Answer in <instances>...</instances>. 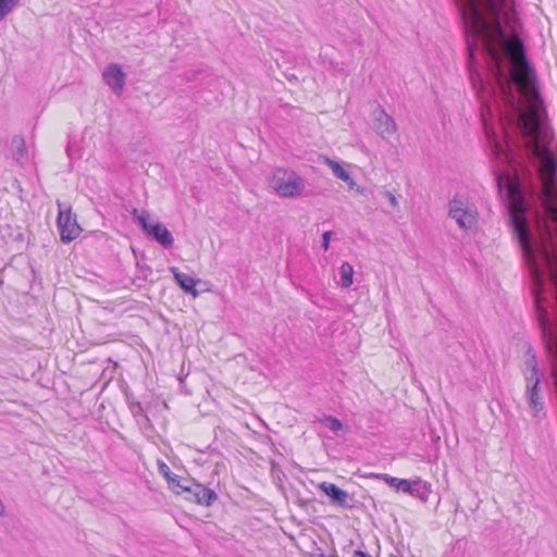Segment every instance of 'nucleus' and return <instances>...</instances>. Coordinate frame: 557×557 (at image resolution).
<instances>
[{
	"label": "nucleus",
	"mask_w": 557,
	"mask_h": 557,
	"mask_svg": "<svg viewBox=\"0 0 557 557\" xmlns=\"http://www.w3.org/2000/svg\"><path fill=\"white\" fill-rule=\"evenodd\" d=\"M270 186L281 197L296 198L302 194L305 181L295 171L278 168L272 173Z\"/></svg>",
	"instance_id": "nucleus-1"
},
{
	"label": "nucleus",
	"mask_w": 557,
	"mask_h": 557,
	"mask_svg": "<svg viewBox=\"0 0 557 557\" xmlns=\"http://www.w3.org/2000/svg\"><path fill=\"white\" fill-rule=\"evenodd\" d=\"M508 222L517 238L523 253L534 259V243L529 230V222L524 214L517 213L513 209H508Z\"/></svg>",
	"instance_id": "nucleus-2"
},
{
	"label": "nucleus",
	"mask_w": 557,
	"mask_h": 557,
	"mask_svg": "<svg viewBox=\"0 0 557 557\" xmlns=\"http://www.w3.org/2000/svg\"><path fill=\"white\" fill-rule=\"evenodd\" d=\"M529 366L532 368V373L530 376L527 377L528 386H527V397L530 409L534 412V416L537 417V414L543 411L544 405L541 401L540 394H539V385L541 382L540 375H539V369L535 360V356H532V358L528 362Z\"/></svg>",
	"instance_id": "nucleus-3"
},
{
	"label": "nucleus",
	"mask_w": 557,
	"mask_h": 557,
	"mask_svg": "<svg viewBox=\"0 0 557 557\" xmlns=\"http://www.w3.org/2000/svg\"><path fill=\"white\" fill-rule=\"evenodd\" d=\"M57 225L60 232L61 242L69 244L79 236L82 227L77 223L76 215L72 213L71 209H60Z\"/></svg>",
	"instance_id": "nucleus-4"
},
{
	"label": "nucleus",
	"mask_w": 557,
	"mask_h": 557,
	"mask_svg": "<svg viewBox=\"0 0 557 557\" xmlns=\"http://www.w3.org/2000/svg\"><path fill=\"white\" fill-rule=\"evenodd\" d=\"M449 216L463 230H470L476 222L472 212L465 208L463 202L457 198L449 201Z\"/></svg>",
	"instance_id": "nucleus-5"
},
{
	"label": "nucleus",
	"mask_w": 557,
	"mask_h": 557,
	"mask_svg": "<svg viewBox=\"0 0 557 557\" xmlns=\"http://www.w3.org/2000/svg\"><path fill=\"white\" fill-rule=\"evenodd\" d=\"M373 128L382 137L396 132L394 119L380 106L373 111Z\"/></svg>",
	"instance_id": "nucleus-6"
},
{
	"label": "nucleus",
	"mask_w": 557,
	"mask_h": 557,
	"mask_svg": "<svg viewBox=\"0 0 557 557\" xmlns=\"http://www.w3.org/2000/svg\"><path fill=\"white\" fill-rule=\"evenodd\" d=\"M103 81L114 92H121L125 85V74L121 66L116 63H111L102 73Z\"/></svg>",
	"instance_id": "nucleus-7"
},
{
	"label": "nucleus",
	"mask_w": 557,
	"mask_h": 557,
	"mask_svg": "<svg viewBox=\"0 0 557 557\" xmlns=\"http://www.w3.org/2000/svg\"><path fill=\"white\" fill-rule=\"evenodd\" d=\"M319 487L331 498L332 504L343 508H351V505L347 503L348 493L339 488L336 484L322 482Z\"/></svg>",
	"instance_id": "nucleus-8"
},
{
	"label": "nucleus",
	"mask_w": 557,
	"mask_h": 557,
	"mask_svg": "<svg viewBox=\"0 0 557 557\" xmlns=\"http://www.w3.org/2000/svg\"><path fill=\"white\" fill-rule=\"evenodd\" d=\"M146 234L164 248H170L174 243L171 232L160 222L153 223Z\"/></svg>",
	"instance_id": "nucleus-9"
},
{
	"label": "nucleus",
	"mask_w": 557,
	"mask_h": 557,
	"mask_svg": "<svg viewBox=\"0 0 557 557\" xmlns=\"http://www.w3.org/2000/svg\"><path fill=\"white\" fill-rule=\"evenodd\" d=\"M175 281L180 285V287L187 294H191L193 296H197L198 292L195 289V286L200 282V280H195L186 273L181 272L177 268L173 267L170 269Z\"/></svg>",
	"instance_id": "nucleus-10"
},
{
	"label": "nucleus",
	"mask_w": 557,
	"mask_h": 557,
	"mask_svg": "<svg viewBox=\"0 0 557 557\" xmlns=\"http://www.w3.org/2000/svg\"><path fill=\"white\" fill-rule=\"evenodd\" d=\"M406 493L420 499L422 503H426L431 494V485L420 479L410 481L409 490Z\"/></svg>",
	"instance_id": "nucleus-11"
},
{
	"label": "nucleus",
	"mask_w": 557,
	"mask_h": 557,
	"mask_svg": "<svg viewBox=\"0 0 557 557\" xmlns=\"http://www.w3.org/2000/svg\"><path fill=\"white\" fill-rule=\"evenodd\" d=\"M195 488H196V492L194 493L193 502L198 505L209 507L218 498V495L213 490H211L202 484H200L199 486H196Z\"/></svg>",
	"instance_id": "nucleus-12"
},
{
	"label": "nucleus",
	"mask_w": 557,
	"mask_h": 557,
	"mask_svg": "<svg viewBox=\"0 0 557 557\" xmlns=\"http://www.w3.org/2000/svg\"><path fill=\"white\" fill-rule=\"evenodd\" d=\"M371 476L383 480L388 486L395 488L397 492L406 493V491L409 490L410 480L395 478V476H392L386 473H381V474L372 473Z\"/></svg>",
	"instance_id": "nucleus-13"
},
{
	"label": "nucleus",
	"mask_w": 557,
	"mask_h": 557,
	"mask_svg": "<svg viewBox=\"0 0 557 557\" xmlns=\"http://www.w3.org/2000/svg\"><path fill=\"white\" fill-rule=\"evenodd\" d=\"M200 483H197L190 479H185L184 481H177L175 483L176 490L174 493L176 494H184L185 499L193 502L194 499V493L196 492V486H199Z\"/></svg>",
	"instance_id": "nucleus-14"
},
{
	"label": "nucleus",
	"mask_w": 557,
	"mask_h": 557,
	"mask_svg": "<svg viewBox=\"0 0 557 557\" xmlns=\"http://www.w3.org/2000/svg\"><path fill=\"white\" fill-rule=\"evenodd\" d=\"M158 470L159 473L165 478L169 488L172 490L173 492L176 490L175 483H177V481H184L186 479L172 473L169 466L162 460H158Z\"/></svg>",
	"instance_id": "nucleus-15"
},
{
	"label": "nucleus",
	"mask_w": 557,
	"mask_h": 557,
	"mask_svg": "<svg viewBox=\"0 0 557 557\" xmlns=\"http://www.w3.org/2000/svg\"><path fill=\"white\" fill-rule=\"evenodd\" d=\"M11 149L13 157L17 162H22L25 159L27 149L23 137L14 136L11 141Z\"/></svg>",
	"instance_id": "nucleus-16"
},
{
	"label": "nucleus",
	"mask_w": 557,
	"mask_h": 557,
	"mask_svg": "<svg viewBox=\"0 0 557 557\" xmlns=\"http://www.w3.org/2000/svg\"><path fill=\"white\" fill-rule=\"evenodd\" d=\"M131 213H132L134 220L143 228V231L145 233H147L149 227L153 224V223L149 222V218H150L149 212L146 210H138V209L134 208Z\"/></svg>",
	"instance_id": "nucleus-17"
},
{
	"label": "nucleus",
	"mask_w": 557,
	"mask_h": 557,
	"mask_svg": "<svg viewBox=\"0 0 557 557\" xmlns=\"http://www.w3.org/2000/svg\"><path fill=\"white\" fill-rule=\"evenodd\" d=\"M341 284L343 287H349L352 284L354 268L350 263L344 262L339 269Z\"/></svg>",
	"instance_id": "nucleus-18"
},
{
	"label": "nucleus",
	"mask_w": 557,
	"mask_h": 557,
	"mask_svg": "<svg viewBox=\"0 0 557 557\" xmlns=\"http://www.w3.org/2000/svg\"><path fill=\"white\" fill-rule=\"evenodd\" d=\"M327 162L332 169V172L334 176L337 178L344 181V182H351V176L349 172H347L338 162L327 159Z\"/></svg>",
	"instance_id": "nucleus-19"
},
{
	"label": "nucleus",
	"mask_w": 557,
	"mask_h": 557,
	"mask_svg": "<svg viewBox=\"0 0 557 557\" xmlns=\"http://www.w3.org/2000/svg\"><path fill=\"white\" fill-rule=\"evenodd\" d=\"M20 0H0V21H2Z\"/></svg>",
	"instance_id": "nucleus-20"
},
{
	"label": "nucleus",
	"mask_w": 557,
	"mask_h": 557,
	"mask_svg": "<svg viewBox=\"0 0 557 557\" xmlns=\"http://www.w3.org/2000/svg\"><path fill=\"white\" fill-rule=\"evenodd\" d=\"M323 422L326 424V426L333 431V432H337L339 430L343 429V423L341 420H338L337 418L333 417V416H325L323 418Z\"/></svg>",
	"instance_id": "nucleus-21"
},
{
	"label": "nucleus",
	"mask_w": 557,
	"mask_h": 557,
	"mask_svg": "<svg viewBox=\"0 0 557 557\" xmlns=\"http://www.w3.org/2000/svg\"><path fill=\"white\" fill-rule=\"evenodd\" d=\"M332 232L331 231H327V232H324L323 235H322V243H321V246L322 248L326 251L330 247V240H331V237H332Z\"/></svg>",
	"instance_id": "nucleus-22"
},
{
	"label": "nucleus",
	"mask_w": 557,
	"mask_h": 557,
	"mask_svg": "<svg viewBox=\"0 0 557 557\" xmlns=\"http://www.w3.org/2000/svg\"><path fill=\"white\" fill-rule=\"evenodd\" d=\"M384 196L388 199V201L393 208H398V206H399L398 200L392 191L385 190Z\"/></svg>",
	"instance_id": "nucleus-23"
},
{
	"label": "nucleus",
	"mask_w": 557,
	"mask_h": 557,
	"mask_svg": "<svg viewBox=\"0 0 557 557\" xmlns=\"http://www.w3.org/2000/svg\"><path fill=\"white\" fill-rule=\"evenodd\" d=\"M352 557H372V556L362 550H355Z\"/></svg>",
	"instance_id": "nucleus-24"
},
{
	"label": "nucleus",
	"mask_w": 557,
	"mask_h": 557,
	"mask_svg": "<svg viewBox=\"0 0 557 557\" xmlns=\"http://www.w3.org/2000/svg\"><path fill=\"white\" fill-rule=\"evenodd\" d=\"M495 180H496V183H497L498 191L502 193V190H503V182H502L503 178H502V175H497Z\"/></svg>",
	"instance_id": "nucleus-25"
},
{
	"label": "nucleus",
	"mask_w": 557,
	"mask_h": 557,
	"mask_svg": "<svg viewBox=\"0 0 557 557\" xmlns=\"http://www.w3.org/2000/svg\"><path fill=\"white\" fill-rule=\"evenodd\" d=\"M4 513V506L2 504V502L0 500V517L3 516Z\"/></svg>",
	"instance_id": "nucleus-26"
},
{
	"label": "nucleus",
	"mask_w": 557,
	"mask_h": 557,
	"mask_svg": "<svg viewBox=\"0 0 557 557\" xmlns=\"http://www.w3.org/2000/svg\"><path fill=\"white\" fill-rule=\"evenodd\" d=\"M547 242L549 243V245H550V246H553V245H554L553 239H552V236H550V234H549V233H548V235H547Z\"/></svg>",
	"instance_id": "nucleus-27"
},
{
	"label": "nucleus",
	"mask_w": 557,
	"mask_h": 557,
	"mask_svg": "<svg viewBox=\"0 0 557 557\" xmlns=\"http://www.w3.org/2000/svg\"><path fill=\"white\" fill-rule=\"evenodd\" d=\"M321 557H338L336 554H332V555H324V554H321L320 555Z\"/></svg>",
	"instance_id": "nucleus-28"
},
{
	"label": "nucleus",
	"mask_w": 557,
	"mask_h": 557,
	"mask_svg": "<svg viewBox=\"0 0 557 557\" xmlns=\"http://www.w3.org/2000/svg\"><path fill=\"white\" fill-rule=\"evenodd\" d=\"M536 280L539 281L540 287L542 288L543 282H542L541 276H540V275H537V278H536Z\"/></svg>",
	"instance_id": "nucleus-29"
},
{
	"label": "nucleus",
	"mask_w": 557,
	"mask_h": 557,
	"mask_svg": "<svg viewBox=\"0 0 557 557\" xmlns=\"http://www.w3.org/2000/svg\"><path fill=\"white\" fill-rule=\"evenodd\" d=\"M389 557H398V556H396V555H394V554H391V555H389Z\"/></svg>",
	"instance_id": "nucleus-30"
}]
</instances>
